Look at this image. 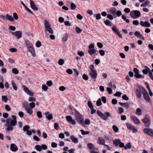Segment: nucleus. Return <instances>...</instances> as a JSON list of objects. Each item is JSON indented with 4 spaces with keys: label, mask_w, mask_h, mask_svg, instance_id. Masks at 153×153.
Segmentation results:
<instances>
[{
    "label": "nucleus",
    "mask_w": 153,
    "mask_h": 153,
    "mask_svg": "<svg viewBox=\"0 0 153 153\" xmlns=\"http://www.w3.org/2000/svg\"><path fill=\"white\" fill-rule=\"evenodd\" d=\"M145 26L146 27H150L151 25L150 24L148 21H145L144 22Z\"/></svg>",
    "instance_id": "obj_60"
},
{
    "label": "nucleus",
    "mask_w": 153,
    "mask_h": 153,
    "mask_svg": "<svg viewBox=\"0 0 153 153\" xmlns=\"http://www.w3.org/2000/svg\"><path fill=\"white\" fill-rule=\"evenodd\" d=\"M87 146L90 149H95L94 145L92 143H89L87 144Z\"/></svg>",
    "instance_id": "obj_30"
},
{
    "label": "nucleus",
    "mask_w": 153,
    "mask_h": 153,
    "mask_svg": "<svg viewBox=\"0 0 153 153\" xmlns=\"http://www.w3.org/2000/svg\"><path fill=\"white\" fill-rule=\"evenodd\" d=\"M150 3V2L149 1L146 0L144 3L142 4L140 6L141 7H146L148 6Z\"/></svg>",
    "instance_id": "obj_28"
},
{
    "label": "nucleus",
    "mask_w": 153,
    "mask_h": 153,
    "mask_svg": "<svg viewBox=\"0 0 153 153\" xmlns=\"http://www.w3.org/2000/svg\"><path fill=\"white\" fill-rule=\"evenodd\" d=\"M53 82L51 80H49L47 81L46 83L47 85L49 87H50L53 85Z\"/></svg>",
    "instance_id": "obj_47"
},
{
    "label": "nucleus",
    "mask_w": 153,
    "mask_h": 153,
    "mask_svg": "<svg viewBox=\"0 0 153 153\" xmlns=\"http://www.w3.org/2000/svg\"><path fill=\"white\" fill-rule=\"evenodd\" d=\"M117 10L115 7H113L109 10V12L111 14L114 15L116 14Z\"/></svg>",
    "instance_id": "obj_25"
},
{
    "label": "nucleus",
    "mask_w": 153,
    "mask_h": 153,
    "mask_svg": "<svg viewBox=\"0 0 153 153\" xmlns=\"http://www.w3.org/2000/svg\"><path fill=\"white\" fill-rule=\"evenodd\" d=\"M35 149L36 150L39 152H40L42 150V147L39 145H37L35 146Z\"/></svg>",
    "instance_id": "obj_31"
},
{
    "label": "nucleus",
    "mask_w": 153,
    "mask_h": 153,
    "mask_svg": "<svg viewBox=\"0 0 153 153\" xmlns=\"http://www.w3.org/2000/svg\"><path fill=\"white\" fill-rule=\"evenodd\" d=\"M68 35L67 34H65L62 39L63 42H65L67 41L68 40Z\"/></svg>",
    "instance_id": "obj_48"
},
{
    "label": "nucleus",
    "mask_w": 153,
    "mask_h": 153,
    "mask_svg": "<svg viewBox=\"0 0 153 153\" xmlns=\"http://www.w3.org/2000/svg\"><path fill=\"white\" fill-rule=\"evenodd\" d=\"M132 147V146L131 144V143H128L126 144V146H125L124 145V146L123 147L124 148V149L126 150L127 149H131Z\"/></svg>",
    "instance_id": "obj_29"
},
{
    "label": "nucleus",
    "mask_w": 153,
    "mask_h": 153,
    "mask_svg": "<svg viewBox=\"0 0 153 153\" xmlns=\"http://www.w3.org/2000/svg\"><path fill=\"white\" fill-rule=\"evenodd\" d=\"M75 30L76 32L78 33H80L82 31V30L79 27H76L75 28Z\"/></svg>",
    "instance_id": "obj_39"
},
{
    "label": "nucleus",
    "mask_w": 153,
    "mask_h": 153,
    "mask_svg": "<svg viewBox=\"0 0 153 153\" xmlns=\"http://www.w3.org/2000/svg\"><path fill=\"white\" fill-rule=\"evenodd\" d=\"M96 104L98 106H100L102 105V103L101 101V99L100 98H99L97 101Z\"/></svg>",
    "instance_id": "obj_42"
},
{
    "label": "nucleus",
    "mask_w": 153,
    "mask_h": 153,
    "mask_svg": "<svg viewBox=\"0 0 153 153\" xmlns=\"http://www.w3.org/2000/svg\"><path fill=\"white\" fill-rule=\"evenodd\" d=\"M42 89L44 91H46L48 89V87L45 85H42Z\"/></svg>",
    "instance_id": "obj_59"
},
{
    "label": "nucleus",
    "mask_w": 153,
    "mask_h": 153,
    "mask_svg": "<svg viewBox=\"0 0 153 153\" xmlns=\"http://www.w3.org/2000/svg\"><path fill=\"white\" fill-rule=\"evenodd\" d=\"M13 73L15 74H17L19 73V71L16 68H13L12 69Z\"/></svg>",
    "instance_id": "obj_50"
},
{
    "label": "nucleus",
    "mask_w": 153,
    "mask_h": 153,
    "mask_svg": "<svg viewBox=\"0 0 153 153\" xmlns=\"http://www.w3.org/2000/svg\"><path fill=\"white\" fill-rule=\"evenodd\" d=\"M119 103L120 105L125 107L127 108H128L129 107V105L127 102L124 103L119 102Z\"/></svg>",
    "instance_id": "obj_26"
},
{
    "label": "nucleus",
    "mask_w": 153,
    "mask_h": 153,
    "mask_svg": "<svg viewBox=\"0 0 153 153\" xmlns=\"http://www.w3.org/2000/svg\"><path fill=\"white\" fill-rule=\"evenodd\" d=\"M37 115L39 118H41L42 117V113L40 111H38L37 112Z\"/></svg>",
    "instance_id": "obj_52"
},
{
    "label": "nucleus",
    "mask_w": 153,
    "mask_h": 153,
    "mask_svg": "<svg viewBox=\"0 0 153 153\" xmlns=\"http://www.w3.org/2000/svg\"><path fill=\"white\" fill-rule=\"evenodd\" d=\"M99 52L100 53V54L101 56H104L105 54V52L104 50H100L99 51Z\"/></svg>",
    "instance_id": "obj_61"
},
{
    "label": "nucleus",
    "mask_w": 153,
    "mask_h": 153,
    "mask_svg": "<svg viewBox=\"0 0 153 153\" xmlns=\"http://www.w3.org/2000/svg\"><path fill=\"white\" fill-rule=\"evenodd\" d=\"M112 128L115 132L117 133L118 131V128L116 125H113L112 126Z\"/></svg>",
    "instance_id": "obj_36"
},
{
    "label": "nucleus",
    "mask_w": 153,
    "mask_h": 153,
    "mask_svg": "<svg viewBox=\"0 0 153 153\" xmlns=\"http://www.w3.org/2000/svg\"><path fill=\"white\" fill-rule=\"evenodd\" d=\"M66 118L67 121L73 125L76 124V122L75 120L73 119L72 117L70 115L67 116Z\"/></svg>",
    "instance_id": "obj_11"
},
{
    "label": "nucleus",
    "mask_w": 153,
    "mask_h": 153,
    "mask_svg": "<svg viewBox=\"0 0 153 153\" xmlns=\"http://www.w3.org/2000/svg\"><path fill=\"white\" fill-rule=\"evenodd\" d=\"M1 17L4 19L7 20L10 22H13L14 20L12 17L8 14H6V16L2 15Z\"/></svg>",
    "instance_id": "obj_12"
},
{
    "label": "nucleus",
    "mask_w": 153,
    "mask_h": 153,
    "mask_svg": "<svg viewBox=\"0 0 153 153\" xmlns=\"http://www.w3.org/2000/svg\"><path fill=\"white\" fill-rule=\"evenodd\" d=\"M97 114L101 118L103 119L104 120H106L107 119L106 116L99 110L97 111Z\"/></svg>",
    "instance_id": "obj_18"
},
{
    "label": "nucleus",
    "mask_w": 153,
    "mask_h": 153,
    "mask_svg": "<svg viewBox=\"0 0 153 153\" xmlns=\"http://www.w3.org/2000/svg\"><path fill=\"white\" fill-rule=\"evenodd\" d=\"M142 122L146 127H148L150 126L151 120L149 115L148 114L145 115L144 118L142 120Z\"/></svg>",
    "instance_id": "obj_6"
},
{
    "label": "nucleus",
    "mask_w": 153,
    "mask_h": 153,
    "mask_svg": "<svg viewBox=\"0 0 153 153\" xmlns=\"http://www.w3.org/2000/svg\"><path fill=\"white\" fill-rule=\"evenodd\" d=\"M98 143L99 144L104 146L105 144V141L104 139L101 137H99L98 138Z\"/></svg>",
    "instance_id": "obj_22"
},
{
    "label": "nucleus",
    "mask_w": 153,
    "mask_h": 153,
    "mask_svg": "<svg viewBox=\"0 0 153 153\" xmlns=\"http://www.w3.org/2000/svg\"><path fill=\"white\" fill-rule=\"evenodd\" d=\"M44 26L46 30L48 31L49 33L53 34V30L51 27L50 24L46 20L45 21Z\"/></svg>",
    "instance_id": "obj_8"
},
{
    "label": "nucleus",
    "mask_w": 153,
    "mask_h": 153,
    "mask_svg": "<svg viewBox=\"0 0 153 153\" xmlns=\"http://www.w3.org/2000/svg\"><path fill=\"white\" fill-rule=\"evenodd\" d=\"M113 144L116 146H119L120 147L123 148L124 146V143L121 142L120 139H115L112 141Z\"/></svg>",
    "instance_id": "obj_9"
},
{
    "label": "nucleus",
    "mask_w": 153,
    "mask_h": 153,
    "mask_svg": "<svg viewBox=\"0 0 153 153\" xmlns=\"http://www.w3.org/2000/svg\"><path fill=\"white\" fill-rule=\"evenodd\" d=\"M9 51L11 52H16L17 50L16 48H12L9 49Z\"/></svg>",
    "instance_id": "obj_64"
},
{
    "label": "nucleus",
    "mask_w": 153,
    "mask_h": 153,
    "mask_svg": "<svg viewBox=\"0 0 153 153\" xmlns=\"http://www.w3.org/2000/svg\"><path fill=\"white\" fill-rule=\"evenodd\" d=\"M143 132L151 137H153V130L151 128H145L143 130Z\"/></svg>",
    "instance_id": "obj_10"
},
{
    "label": "nucleus",
    "mask_w": 153,
    "mask_h": 153,
    "mask_svg": "<svg viewBox=\"0 0 153 153\" xmlns=\"http://www.w3.org/2000/svg\"><path fill=\"white\" fill-rule=\"evenodd\" d=\"M112 30L120 38H122V35L120 33L119 30L115 25H113L112 28Z\"/></svg>",
    "instance_id": "obj_13"
},
{
    "label": "nucleus",
    "mask_w": 153,
    "mask_h": 153,
    "mask_svg": "<svg viewBox=\"0 0 153 153\" xmlns=\"http://www.w3.org/2000/svg\"><path fill=\"white\" fill-rule=\"evenodd\" d=\"M32 108H31L30 107H29L27 109L25 110L27 111V113L30 114H32L33 113V110L32 109Z\"/></svg>",
    "instance_id": "obj_33"
},
{
    "label": "nucleus",
    "mask_w": 153,
    "mask_h": 153,
    "mask_svg": "<svg viewBox=\"0 0 153 153\" xmlns=\"http://www.w3.org/2000/svg\"><path fill=\"white\" fill-rule=\"evenodd\" d=\"M104 22L105 24L107 26L111 27L112 25V22L108 19H107Z\"/></svg>",
    "instance_id": "obj_27"
},
{
    "label": "nucleus",
    "mask_w": 153,
    "mask_h": 153,
    "mask_svg": "<svg viewBox=\"0 0 153 153\" xmlns=\"http://www.w3.org/2000/svg\"><path fill=\"white\" fill-rule=\"evenodd\" d=\"M76 5L73 3H72L71 4V7L72 10H74L76 8Z\"/></svg>",
    "instance_id": "obj_44"
},
{
    "label": "nucleus",
    "mask_w": 153,
    "mask_h": 153,
    "mask_svg": "<svg viewBox=\"0 0 153 153\" xmlns=\"http://www.w3.org/2000/svg\"><path fill=\"white\" fill-rule=\"evenodd\" d=\"M12 34L15 36L18 39H19L22 37V32L20 31H16L14 32H12Z\"/></svg>",
    "instance_id": "obj_16"
},
{
    "label": "nucleus",
    "mask_w": 153,
    "mask_h": 153,
    "mask_svg": "<svg viewBox=\"0 0 153 153\" xmlns=\"http://www.w3.org/2000/svg\"><path fill=\"white\" fill-rule=\"evenodd\" d=\"M122 99L123 100L127 101L129 99L126 94H124L123 96Z\"/></svg>",
    "instance_id": "obj_54"
},
{
    "label": "nucleus",
    "mask_w": 153,
    "mask_h": 153,
    "mask_svg": "<svg viewBox=\"0 0 153 153\" xmlns=\"http://www.w3.org/2000/svg\"><path fill=\"white\" fill-rule=\"evenodd\" d=\"M13 89L15 90H16L17 89V87L16 86L15 82L12 81H11Z\"/></svg>",
    "instance_id": "obj_34"
},
{
    "label": "nucleus",
    "mask_w": 153,
    "mask_h": 153,
    "mask_svg": "<svg viewBox=\"0 0 153 153\" xmlns=\"http://www.w3.org/2000/svg\"><path fill=\"white\" fill-rule=\"evenodd\" d=\"M2 100L4 102H6L8 98L6 96H2Z\"/></svg>",
    "instance_id": "obj_51"
},
{
    "label": "nucleus",
    "mask_w": 153,
    "mask_h": 153,
    "mask_svg": "<svg viewBox=\"0 0 153 153\" xmlns=\"http://www.w3.org/2000/svg\"><path fill=\"white\" fill-rule=\"evenodd\" d=\"M10 149L13 152H16L18 150V148L16 145L11 143L10 146Z\"/></svg>",
    "instance_id": "obj_21"
},
{
    "label": "nucleus",
    "mask_w": 153,
    "mask_h": 153,
    "mask_svg": "<svg viewBox=\"0 0 153 153\" xmlns=\"http://www.w3.org/2000/svg\"><path fill=\"white\" fill-rule=\"evenodd\" d=\"M94 17H95L97 20H99L101 18V15L100 13H98L97 14H94Z\"/></svg>",
    "instance_id": "obj_38"
},
{
    "label": "nucleus",
    "mask_w": 153,
    "mask_h": 153,
    "mask_svg": "<svg viewBox=\"0 0 153 153\" xmlns=\"http://www.w3.org/2000/svg\"><path fill=\"white\" fill-rule=\"evenodd\" d=\"M94 66L93 65H91L90 68V72L89 73V75L92 79H95L94 81H96V79L97 75V71L94 69Z\"/></svg>",
    "instance_id": "obj_5"
},
{
    "label": "nucleus",
    "mask_w": 153,
    "mask_h": 153,
    "mask_svg": "<svg viewBox=\"0 0 153 153\" xmlns=\"http://www.w3.org/2000/svg\"><path fill=\"white\" fill-rule=\"evenodd\" d=\"M33 139L36 141H38L40 140V138L36 135H34L33 137Z\"/></svg>",
    "instance_id": "obj_57"
},
{
    "label": "nucleus",
    "mask_w": 153,
    "mask_h": 153,
    "mask_svg": "<svg viewBox=\"0 0 153 153\" xmlns=\"http://www.w3.org/2000/svg\"><path fill=\"white\" fill-rule=\"evenodd\" d=\"M101 100L104 103H105L106 102L107 100L106 98L104 96H102L101 98Z\"/></svg>",
    "instance_id": "obj_63"
},
{
    "label": "nucleus",
    "mask_w": 153,
    "mask_h": 153,
    "mask_svg": "<svg viewBox=\"0 0 153 153\" xmlns=\"http://www.w3.org/2000/svg\"><path fill=\"white\" fill-rule=\"evenodd\" d=\"M64 63V60L62 59H60L58 61L59 64L60 65H62Z\"/></svg>",
    "instance_id": "obj_46"
},
{
    "label": "nucleus",
    "mask_w": 153,
    "mask_h": 153,
    "mask_svg": "<svg viewBox=\"0 0 153 153\" xmlns=\"http://www.w3.org/2000/svg\"><path fill=\"white\" fill-rule=\"evenodd\" d=\"M82 77L83 79L85 80H87L88 79V76L85 74H83L82 76Z\"/></svg>",
    "instance_id": "obj_49"
},
{
    "label": "nucleus",
    "mask_w": 153,
    "mask_h": 153,
    "mask_svg": "<svg viewBox=\"0 0 153 153\" xmlns=\"http://www.w3.org/2000/svg\"><path fill=\"white\" fill-rule=\"evenodd\" d=\"M35 103L33 102H32L29 104V105L30 107V108H33L35 107Z\"/></svg>",
    "instance_id": "obj_55"
},
{
    "label": "nucleus",
    "mask_w": 153,
    "mask_h": 153,
    "mask_svg": "<svg viewBox=\"0 0 153 153\" xmlns=\"http://www.w3.org/2000/svg\"><path fill=\"white\" fill-rule=\"evenodd\" d=\"M87 104L89 107L90 109H92V108H94V105H92L91 101H88L87 103Z\"/></svg>",
    "instance_id": "obj_40"
},
{
    "label": "nucleus",
    "mask_w": 153,
    "mask_h": 153,
    "mask_svg": "<svg viewBox=\"0 0 153 153\" xmlns=\"http://www.w3.org/2000/svg\"><path fill=\"white\" fill-rule=\"evenodd\" d=\"M41 45L42 44L41 42L39 41H37L36 43V47L38 48L40 47L41 46Z\"/></svg>",
    "instance_id": "obj_56"
},
{
    "label": "nucleus",
    "mask_w": 153,
    "mask_h": 153,
    "mask_svg": "<svg viewBox=\"0 0 153 153\" xmlns=\"http://www.w3.org/2000/svg\"><path fill=\"white\" fill-rule=\"evenodd\" d=\"M6 123L5 126L7 127L6 129V132L12 131L13 129V127L15 126L17 123L15 120H13L10 117L7 119L6 120Z\"/></svg>",
    "instance_id": "obj_2"
},
{
    "label": "nucleus",
    "mask_w": 153,
    "mask_h": 153,
    "mask_svg": "<svg viewBox=\"0 0 153 153\" xmlns=\"http://www.w3.org/2000/svg\"><path fill=\"white\" fill-rule=\"evenodd\" d=\"M24 90L25 93L30 96H33L34 94L30 91L29 89L25 85L23 86Z\"/></svg>",
    "instance_id": "obj_15"
},
{
    "label": "nucleus",
    "mask_w": 153,
    "mask_h": 153,
    "mask_svg": "<svg viewBox=\"0 0 153 153\" xmlns=\"http://www.w3.org/2000/svg\"><path fill=\"white\" fill-rule=\"evenodd\" d=\"M122 94V93L120 92H117L114 94V95L116 97H119Z\"/></svg>",
    "instance_id": "obj_62"
},
{
    "label": "nucleus",
    "mask_w": 153,
    "mask_h": 153,
    "mask_svg": "<svg viewBox=\"0 0 153 153\" xmlns=\"http://www.w3.org/2000/svg\"><path fill=\"white\" fill-rule=\"evenodd\" d=\"M124 111V110L123 108L120 107L119 108L118 112L119 114H121L123 113Z\"/></svg>",
    "instance_id": "obj_41"
},
{
    "label": "nucleus",
    "mask_w": 153,
    "mask_h": 153,
    "mask_svg": "<svg viewBox=\"0 0 153 153\" xmlns=\"http://www.w3.org/2000/svg\"><path fill=\"white\" fill-rule=\"evenodd\" d=\"M80 131L81 132L82 134L83 135L87 134L89 133V131H85L82 129L80 130Z\"/></svg>",
    "instance_id": "obj_43"
},
{
    "label": "nucleus",
    "mask_w": 153,
    "mask_h": 153,
    "mask_svg": "<svg viewBox=\"0 0 153 153\" xmlns=\"http://www.w3.org/2000/svg\"><path fill=\"white\" fill-rule=\"evenodd\" d=\"M30 127L28 125H26L24 126L23 128V130L25 131H27L28 130Z\"/></svg>",
    "instance_id": "obj_53"
},
{
    "label": "nucleus",
    "mask_w": 153,
    "mask_h": 153,
    "mask_svg": "<svg viewBox=\"0 0 153 153\" xmlns=\"http://www.w3.org/2000/svg\"><path fill=\"white\" fill-rule=\"evenodd\" d=\"M128 130H132L133 133H136L137 131V129L134 126L131 125L129 123H127L126 124Z\"/></svg>",
    "instance_id": "obj_14"
},
{
    "label": "nucleus",
    "mask_w": 153,
    "mask_h": 153,
    "mask_svg": "<svg viewBox=\"0 0 153 153\" xmlns=\"http://www.w3.org/2000/svg\"><path fill=\"white\" fill-rule=\"evenodd\" d=\"M97 51L94 49H89L88 52L90 55H92L93 54L96 53V52Z\"/></svg>",
    "instance_id": "obj_24"
},
{
    "label": "nucleus",
    "mask_w": 153,
    "mask_h": 153,
    "mask_svg": "<svg viewBox=\"0 0 153 153\" xmlns=\"http://www.w3.org/2000/svg\"><path fill=\"white\" fill-rule=\"evenodd\" d=\"M23 106L24 108H25V110L28 108L29 107L28 106V103L27 102H25L23 104Z\"/></svg>",
    "instance_id": "obj_37"
},
{
    "label": "nucleus",
    "mask_w": 153,
    "mask_h": 153,
    "mask_svg": "<svg viewBox=\"0 0 153 153\" xmlns=\"http://www.w3.org/2000/svg\"><path fill=\"white\" fill-rule=\"evenodd\" d=\"M149 76L150 78L153 80V76L152 73V71H149Z\"/></svg>",
    "instance_id": "obj_58"
},
{
    "label": "nucleus",
    "mask_w": 153,
    "mask_h": 153,
    "mask_svg": "<svg viewBox=\"0 0 153 153\" xmlns=\"http://www.w3.org/2000/svg\"><path fill=\"white\" fill-rule=\"evenodd\" d=\"M136 114L138 115H140L142 114L141 110L140 108H137L136 110Z\"/></svg>",
    "instance_id": "obj_35"
},
{
    "label": "nucleus",
    "mask_w": 153,
    "mask_h": 153,
    "mask_svg": "<svg viewBox=\"0 0 153 153\" xmlns=\"http://www.w3.org/2000/svg\"><path fill=\"white\" fill-rule=\"evenodd\" d=\"M45 117L48 120H50L53 119V115L51 113L49 112H45L44 113Z\"/></svg>",
    "instance_id": "obj_17"
},
{
    "label": "nucleus",
    "mask_w": 153,
    "mask_h": 153,
    "mask_svg": "<svg viewBox=\"0 0 153 153\" xmlns=\"http://www.w3.org/2000/svg\"><path fill=\"white\" fill-rule=\"evenodd\" d=\"M131 120L133 121L134 122L137 124H139L140 123V120L136 117L134 116H132L131 117Z\"/></svg>",
    "instance_id": "obj_19"
},
{
    "label": "nucleus",
    "mask_w": 153,
    "mask_h": 153,
    "mask_svg": "<svg viewBox=\"0 0 153 153\" xmlns=\"http://www.w3.org/2000/svg\"><path fill=\"white\" fill-rule=\"evenodd\" d=\"M54 127L56 130H57L59 128V126L57 123H56L54 124Z\"/></svg>",
    "instance_id": "obj_45"
},
{
    "label": "nucleus",
    "mask_w": 153,
    "mask_h": 153,
    "mask_svg": "<svg viewBox=\"0 0 153 153\" xmlns=\"http://www.w3.org/2000/svg\"><path fill=\"white\" fill-rule=\"evenodd\" d=\"M25 43L28 51L30 52L33 57L36 56L35 50L32 45L28 40L25 41Z\"/></svg>",
    "instance_id": "obj_4"
},
{
    "label": "nucleus",
    "mask_w": 153,
    "mask_h": 153,
    "mask_svg": "<svg viewBox=\"0 0 153 153\" xmlns=\"http://www.w3.org/2000/svg\"><path fill=\"white\" fill-rule=\"evenodd\" d=\"M75 117L77 122L80 125H84V118L82 115L77 111L75 110Z\"/></svg>",
    "instance_id": "obj_3"
},
{
    "label": "nucleus",
    "mask_w": 153,
    "mask_h": 153,
    "mask_svg": "<svg viewBox=\"0 0 153 153\" xmlns=\"http://www.w3.org/2000/svg\"><path fill=\"white\" fill-rule=\"evenodd\" d=\"M70 139L72 141L75 143H77L78 142V140L76 137H75L73 135H71L70 137Z\"/></svg>",
    "instance_id": "obj_23"
},
{
    "label": "nucleus",
    "mask_w": 153,
    "mask_h": 153,
    "mask_svg": "<svg viewBox=\"0 0 153 153\" xmlns=\"http://www.w3.org/2000/svg\"><path fill=\"white\" fill-rule=\"evenodd\" d=\"M142 93L144 99L147 102H149L150 100V98L147 91L143 87L140 86L139 85H138L135 91L137 97L140 99L141 98Z\"/></svg>",
    "instance_id": "obj_1"
},
{
    "label": "nucleus",
    "mask_w": 153,
    "mask_h": 153,
    "mask_svg": "<svg viewBox=\"0 0 153 153\" xmlns=\"http://www.w3.org/2000/svg\"><path fill=\"white\" fill-rule=\"evenodd\" d=\"M134 76L135 77H136L137 78L139 79V78H142V79H143L144 78V76H142V75L139 74V73L135 74L134 75Z\"/></svg>",
    "instance_id": "obj_32"
},
{
    "label": "nucleus",
    "mask_w": 153,
    "mask_h": 153,
    "mask_svg": "<svg viewBox=\"0 0 153 153\" xmlns=\"http://www.w3.org/2000/svg\"><path fill=\"white\" fill-rule=\"evenodd\" d=\"M30 4L31 7L34 10L37 11L38 10V7L35 6L34 2L32 0L30 1Z\"/></svg>",
    "instance_id": "obj_20"
},
{
    "label": "nucleus",
    "mask_w": 153,
    "mask_h": 153,
    "mask_svg": "<svg viewBox=\"0 0 153 153\" xmlns=\"http://www.w3.org/2000/svg\"><path fill=\"white\" fill-rule=\"evenodd\" d=\"M130 16L134 19L138 18L141 16L140 12L137 10L131 11L130 13Z\"/></svg>",
    "instance_id": "obj_7"
}]
</instances>
